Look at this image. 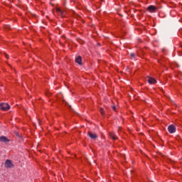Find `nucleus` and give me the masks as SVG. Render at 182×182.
Returning <instances> with one entry per match:
<instances>
[{
    "mask_svg": "<svg viewBox=\"0 0 182 182\" xmlns=\"http://www.w3.org/2000/svg\"><path fill=\"white\" fill-rule=\"evenodd\" d=\"M0 108L4 112H6L7 110H9L11 108V107L9 106V105H8L6 103H1V104H0Z\"/></svg>",
    "mask_w": 182,
    "mask_h": 182,
    "instance_id": "1",
    "label": "nucleus"
},
{
    "mask_svg": "<svg viewBox=\"0 0 182 182\" xmlns=\"http://www.w3.org/2000/svg\"><path fill=\"white\" fill-rule=\"evenodd\" d=\"M4 166L6 168H12V167H14V164H12V161L6 159L4 163Z\"/></svg>",
    "mask_w": 182,
    "mask_h": 182,
    "instance_id": "2",
    "label": "nucleus"
},
{
    "mask_svg": "<svg viewBox=\"0 0 182 182\" xmlns=\"http://www.w3.org/2000/svg\"><path fill=\"white\" fill-rule=\"evenodd\" d=\"M146 11H148L151 14H154V12L157 11V7H156V6L151 5L147 7Z\"/></svg>",
    "mask_w": 182,
    "mask_h": 182,
    "instance_id": "3",
    "label": "nucleus"
},
{
    "mask_svg": "<svg viewBox=\"0 0 182 182\" xmlns=\"http://www.w3.org/2000/svg\"><path fill=\"white\" fill-rule=\"evenodd\" d=\"M168 131L171 134L176 133V127H174V125H169L168 127Z\"/></svg>",
    "mask_w": 182,
    "mask_h": 182,
    "instance_id": "4",
    "label": "nucleus"
},
{
    "mask_svg": "<svg viewBox=\"0 0 182 182\" xmlns=\"http://www.w3.org/2000/svg\"><path fill=\"white\" fill-rule=\"evenodd\" d=\"M0 142L1 143H9V140L8 139V138H6V136H0Z\"/></svg>",
    "mask_w": 182,
    "mask_h": 182,
    "instance_id": "5",
    "label": "nucleus"
},
{
    "mask_svg": "<svg viewBox=\"0 0 182 182\" xmlns=\"http://www.w3.org/2000/svg\"><path fill=\"white\" fill-rule=\"evenodd\" d=\"M148 83H150V85H156L157 81H156V79L149 77Z\"/></svg>",
    "mask_w": 182,
    "mask_h": 182,
    "instance_id": "6",
    "label": "nucleus"
},
{
    "mask_svg": "<svg viewBox=\"0 0 182 182\" xmlns=\"http://www.w3.org/2000/svg\"><path fill=\"white\" fill-rule=\"evenodd\" d=\"M56 12L57 14H58V15H60V16H62V17L65 16V11H62V9H57Z\"/></svg>",
    "mask_w": 182,
    "mask_h": 182,
    "instance_id": "7",
    "label": "nucleus"
},
{
    "mask_svg": "<svg viewBox=\"0 0 182 182\" xmlns=\"http://www.w3.org/2000/svg\"><path fill=\"white\" fill-rule=\"evenodd\" d=\"M88 136L90 139H97V134L92 132H88Z\"/></svg>",
    "mask_w": 182,
    "mask_h": 182,
    "instance_id": "8",
    "label": "nucleus"
},
{
    "mask_svg": "<svg viewBox=\"0 0 182 182\" xmlns=\"http://www.w3.org/2000/svg\"><path fill=\"white\" fill-rule=\"evenodd\" d=\"M75 63H77L78 65H82V57L78 56L77 58H76Z\"/></svg>",
    "mask_w": 182,
    "mask_h": 182,
    "instance_id": "9",
    "label": "nucleus"
},
{
    "mask_svg": "<svg viewBox=\"0 0 182 182\" xmlns=\"http://www.w3.org/2000/svg\"><path fill=\"white\" fill-rule=\"evenodd\" d=\"M110 137H112L113 140H117V136H116L114 133L110 134Z\"/></svg>",
    "mask_w": 182,
    "mask_h": 182,
    "instance_id": "10",
    "label": "nucleus"
},
{
    "mask_svg": "<svg viewBox=\"0 0 182 182\" xmlns=\"http://www.w3.org/2000/svg\"><path fill=\"white\" fill-rule=\"evenodd\" d=\"M100 112L101 113V116H102V117H105V109H103V108H100Z\"/></svg>",
    "mask_w": 182,
    "mask_h": 182,
    "instance_id": "11",
    "label": "nucleus"
},
{
    "mask_svg": "<svg viewBox=\"0 0 182 182\" xmlns=\"http://www.w3.org/2000/svg\"><path fill=\"white\" fill-rule=\"evenodd\" d=\"M5 58H6V59H9V55L7 54H5Z\"/></svg>",
    "mask_w": 182,
    "mask_h": 182,
    "instance_id": "12",
    "label": "nucleus"
},
{
    "mask_svg": "<svg viewBox=\"0 0 182 182\" xmlns=\"http://www.w3.org/2000/svg\"><path fill=\"white\" fill-rule=\"evenodd\" d=\"M130 56H131V58H134V53H131Z\"/></svg>",
    "mask_w": 182,
    "mask_h": 182,
    "instance_id": "13",
    "label": "nucleus"
},
{
    "mask_svg": "<svg viewBox=\"0 0 182 182\" xmlns=\"http://www.w3.org/2000/svg\"><path fill=\"white\" fill-rule=\"evenodd\" d=\"M112 109H113V110H116V107L113 106Z\"/></svg>",
    "mask_w": 182,
    "mask_h": 182,
    "instance_id": "14",
    "label": "nucleus"
}]
</instances>
